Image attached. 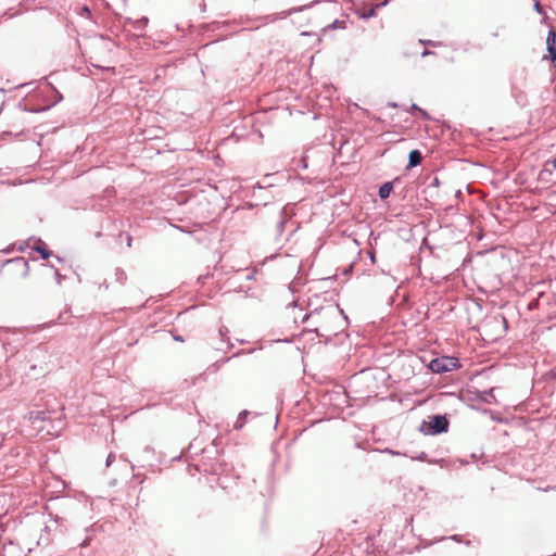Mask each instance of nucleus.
<instances>
[{"label": "nucleus", "instance_id": "f257e3e1", "mask_svg": "<svg viewBox=\"0 0 556 556\" xmlns=\"http://www.w3.org/2000/svg\"><path fill=\"white\" fill-rule=\"evenodd\" d=\"M448 420L443 415H434L429 417V420H425L420 427V430L426 434L435 435L447 431Z\"/></svg>", "mask_w": 556, "mask_h": 556}, {"label": "nucleus", "instance_id": "f03ea898", "mask_svg": "<svg viewBox=\"0 0 556 556\" xmlns=\"http://www.w3.org/2000/svg\"><path fill=\"white\" fill-rule=\"evenodd\" d=\"M428 367L435 374H443L456 369L458 367V359L455 357L442 356L432 359Z\"/></svg>", "mask_w": 556, "mask_h": 556}, {"label": "nucleus", "instance_id": "7ed1b4c3", "mask_svg": "<svg viewBox=\"0 0 556 556\" xmlns=\"http://www.w3.org/2000/svg\"><path fill=\"white\" fill-rule=\"evenodd\" d=\"M546 48L549 53V59L556 62V31L551 29L546 38Z\"/></svg>", "mask_w": 556, "mask_h": 556}, {"label": "nucleus", "instance_id": "20e7f679", "mask_svg": "<svg viewBox=\"0 0 556 556\" xmlns=\"http://www.w3.org/2000/svg\"><path fill=\"white\" fill-rule=\"evenodd\" d=\"M292 213L289 212L288 206H283L279 212V220L277 222V233L281 235L283 232V228L286 223L290 219Z\"/></svg>", "mask_w": 556, "mask_h": 556}, {"label": "nucleus", "instance_id": "39448f33", "mask_svg": "<svg viewBox=\"0 0 556 556\" xmlns=\"http://www.w3.org/2000/svg\"><path fill=\"white\" fill-rule=\"evenodd\" d=\"M422 155L418 150H413L408 155V166L407 168L415 167L421 163Z\"/></svg>", "mask_w": 556, "mask_h": 556}, {"label": "nucleus", "instance_id": "423d86ee", "mask_svg": "<svg viewBox=\"0 0 556 556\" xmlns=\"http://www.w3.org/2000/svg\"><path fill=\"white\" fill-rule=\"evenodd\" d=\"M393 190V184L391 181H388V182H384L380 188H379V197L384 200L387 199L390 193L392 192Z\"/></svg>", "mask_w": 556, "mask_h": 556}, {"label": "nucleus", "instance_id": "0eeeda50", "mask_svg": "<svg viewBox=\"0 0 556 556\" xmlns=\"http://www.w3.org/2000/svg\"><path fill=\"white\" fill-rule=\"evenodd\" d=\"M34 250L39 252L43 260H47L51 255V251H49L43 242L39 240V244L34 247Z\"/></svg>", "mask_w": 556, "mask_h": 556}, {"label": "nucleus", "instance_id": "6e6552de", "mask_svg": "<svg viewBox=\"0 0 556 556\" xmlns=\"http://www.w3.org/2000/svg\"><path fill=\"white\" fill-rule=\"evenodd\" d=\"M249 415V412L248 410H243L239 414L236 422H235V429L239 430L243 427L244 422H245V418L247 416Z\"/></svg>", "mask_w": 556, "mask_h": 556}, {"label": "nucleus", "instance_id": "1a4fd4ad", "mask_svg": "<svg viewBox=\"0 0 556 556\" xmlns=\"http://www.w3.org/2000/svg\"><path fill=\"white\" fill-rule=\"evenodd\" d=\"M148 22H149L148 17H141V18L137 20L136 28L143 29L147 26Z\"/></svg>", "mask_w": 556, "mask_h": 556}, {"label": "nucleus", "instance_id": "9d476101", "mask_svg": "<svg viewBox=\"0 0 556 556\" xmlns=\"http://www.w3.org/2000/svg\"><path fill=\"white\" fill-rule=\"evenodd\" d=\"M412 110L418 111L424 117H428L427 113L422 109L418 108L416 104L412 105Z\"/></svg>", "mask_w": 556, "mask_h": 556}, {"label": "nucleus", "instance_id": "9b49d317", "mask_svg": "<svg viewBox=\"0 0 556 556\" xmlns=\"http://www.w3.org/2000/svg\"><path fill=\"white\" fill-rule=\"evenodd\" d=\"M115 460V455L113 453H110L106 458V467L111 466V464Z\"/></svg>", "mask_w": 556, "mask_h": 556}, {"label": "nucleus", "instance_id": "f8f14e48", "mask_svg": "<svg viewBox=\"0 0 556 556\" xmlns=\"http://www.w3.org/2000/svg\"><path fill=\"white\" fill-rule=\"evenodd\" d=\"M375 14H376V9L371 8L367 13L364 14V17L369 18L371 16H375Z\"/></svg>", "mask_w": 556, "mask_h": 556}, {"label": "nucleus", "instance_id": "ddd939ff", "mask_svg": "<svg viewBox=\"0 0 556 556\" xmlns=\"http://www.w3.org/2000/svg\"><path fill=\"white\" fill-rule=\"evenodd\" d=\"M300 10H301V9H292V10H290V11H288V12H282V13H280V17H281V18H285V17H287L288 15H290L292 12L300 11Z\"/></svg>", "mask_w": 556, "mask_h": 556}, {"label": "nucleus", "instance_id": "4468645a", "mask_svg": "<svg viewBox=\"0 0 556 556\" xmlns=\"http://www.w3.org/2000/svg\"><path fill=\"white\" fill-rule=\"evenodd\" d=\"M227 333H228V329L226 327H222L219 329V334L222 338H225L227 336Z\"/></svg>", "mask_w": 556, "mask_h": 556}, {"label": "nucleus", "instance_id": "2eb2a0df", "mask_svg": "<svg viewBox=\"0 0 556 556\" xmlns=\"http://www.w3.org/2000/svg\"><path fill=\"white\" fill-rule=\"evenodd\" d=\"M420 43L422 45H429V46H432V47H437L438 45L431 40H420Z\"/></svg>", "mask_w": 556, "mask_h": 556}, {"label": "nucleus", "instance_id": "dca6fc26", "mask_svg": "<svg viewBox=\"0 0 556 556\" xmlns=\"http://www.w3.org/2000/svg\"><path fill=\"white\" fill-rule=\"evenodd\" d=\"M431 53H432L431 51H429V50H425V51L421 53V56H422V58H425V56H427V55H429V54H431Z\"/></svg>", "mask_w": 556, "mask_h": 556}, {"label": "nucleus", "instance_id": "f3484780", "mask_svg": "<svg viewBox=\"0 0 556 556\" xmlns=\"http://www.w3.org/2000/svg\"><path fill=\"white\" fill-rule=\"evenodd\" d=\"M88 545H89V539L84 540L83 543H81V546L86 547Z\"/></svg>", "mask_w": 556, "mask_h": 556}, {"label": "nucleus", "instance_id": "a211bd4d", "mask_svg": "<svg viewBox=\"0 0 556 556\" xmlns=\"http://www.w3.org/2000/svg\"><path fill=\"white\" fill-rule=\"evenodd\" d=\"M388 453L392 454V455H400L399 452H395V451H392V450H386Z\"/></svg>", "mask_w": 556, "mask_h": 556}, {"label": "nucleus", "instance_id": "6ab92c4d", "mask_svg": "<svg viewBox=\"0 0 556 556\" xmlns=\"http://www.w3.org/2000/svg\"><path fill=\"white\" fill-rule=\"evenodd\" d=\"M426 457H427V454L422 452V453L420 454V456L418 457V459L424 460V459H426Z\"/></svg>", "mask_w": 556, "mask_h": 556}, {"label": "nucleus", "instance_id": "aec40b11", "mask_svg": "<svg viewBox=\"0 0 556 556\" xmlns=\"http://www.w3.org/2000/svg\"><path fill=\"white\" fill-rule=\"evenodd\" d=\"M131 240H132V239H131V237H130V236H128V237H127V245H128V247H131Z\"/></svg>", "mask_w": 556, "mask_h": 556}, {"label": "nucleus", "instance_id": "412c9836", "mask_svg": "<svg viewBox=\"0 0 556 556\" xmlns=\"http://www.w3.org/2000/svg\"><path fill=\"white\" fill-rule=\"evenodd\" d=\"M329 28H336L337 27V21L333 22L331 25L328 26Z\"/></svg>", "mask_w": 556, "mask_h": 556}, {"label": "nucleus", "instance_id": "4be33fe9", "mask_svg": "<svg viewBox=\"0 0 556 556\" xmlns=\"http://www.w3.org/2000/svg\"><path fill=\"white\" fill-rule=\"evenodd\" d=\"M176 340L181 341L182 339L180 337H175Z\"/></svg>", "mask_w": 556, "mask_h": 556}]
</instances>
